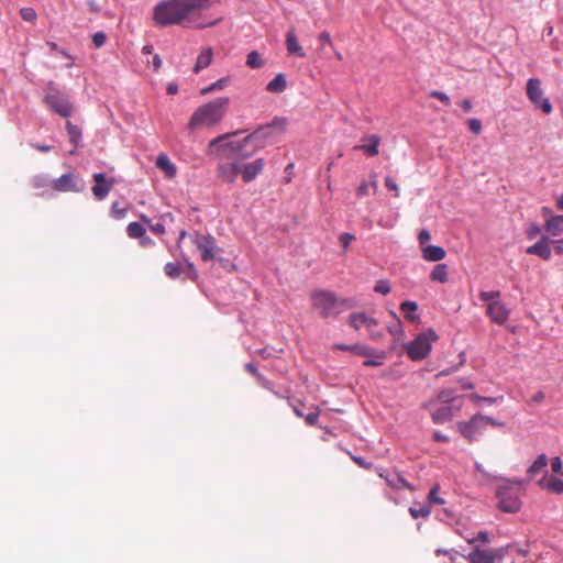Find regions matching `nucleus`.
Masks as SVG:
<instances>
[{
	"label": "nucleus",
	"mask_w": 563,
	"mask_h": 563,
	"mask_svg": "<svg viewBox=\"0 0 563 563\" xmlns=\"http://www.w3.org/2000/svg\"><path fill=\"white\" fill-rule=\"evenodd\" d=\"M552 243L554 244V249H555L556 253H559V254L563 253V239L552 241Z\"/></svg>",
	"instance_id": "774afa93"
},
{
	"label": "nucleus",
	"mask_w": 563,
	"mask_h": 563,
	"mask_svg": "<svg viewBox=\"0 0 563 563\" xmlns=\"http://www.w3.org/2000/svg\"><path fill=\"white\" fill-rule=\"evenodd\" d=\"M43 101L46 106H70L67 93L54 81L47 84Z\"/></svg>",
	"instance_id": "9d476101"
},
{
	"label": "nucleus",
	"mask_w": 563,
	"mask_h": 563,
	"mask_svg": "<svg viewBox=\"0 0 563 563\" xmlns=\"http://www.w3.org/2000/svg\"><path fill=\"white\" fill-rule=\"evenodd\" d=\"M165 274L170 278H177L180 275V266L176 263H167L164 267Z\"/></svg>",
	"instance_id": "ea45409f"
},
{
	"label": "nucleus",
	"mask_w": 563,
	"mask_h": 563,
	"mask_svg": "<svg viewBox=\"0 0 563 563\" xmlns=\"http://www.w3.org/2000/svg\"><path fill=\"white\" fill-rule=\"evenodd\" d=\"M311 308L321 318H336L343 310L353 308L354 301L349 298L340 299L333 291L316 289L310 294Z\"/></svg>",
	"instance_id": "7ed1b4c3"
},
{
	"label": "nucleus",
	"mask_w": 563,
	"mask_h": 563,
	"mask_svg": "<svg viewBox=\"0 0 563 563\" xmlns=\"http://www.w3.org/2000/svg\"><path fill=\"white\" fill-rule=\"evenodd\" d=\"M551 470L553 473L563 476V464L561 457L555 456L551 460Z\"/></svg>",
	"instance_id": "09e8293b"
},
{
	"label": "nucleus",
	"mask_w": 563,
	"mask_h": 563,
	"mask_svg": "<svg viewBox=\"0 0 563 563\" xmlns=\"http://www.w3.org/2000/svg\"><path fill=\"white\" fill-rule=\"evenodd\" d=\"M112 213L114 214L115 218H123L126 213V209H124V208L119 209L118 203L114 202L112 205Z\"/></svg>",
	"instance_id": "052dcab7"
},
{
	"label": "nucleus",
	"mask_w": 563,
	"mask_h": 563,
	"mask_svg": "<svg viewBox=\"0 0 563 563\" xmlns=\"http://www.w3.org/2000/svg\"><path fill=\"white\" fill-rule=\"evenodd\" d=\"M285 124L286 122L283 119L274 120L271 124L260 126L242 141L231 140V136L236 135L238 132L220 135L209 142L208 154L219 155L223 151L229 150L240 158H249L258 150L265 147L267 139H272L275 135L280 134L285 129Z\"/></svg>",
	"instance_id": "f257e3e1"
},
{
	"label": "nucleus",
	"mask_w": 563,
	"mask_h": 563,
	"mask_svg": "<svg viewBox=\"0 0 563 563\" xmlns=\"http://www.w3.org/2000/svg\"><path fill=\"white\" fill-rule=\"evenodd\" d=\"M218 178L224 184H233L240 175V162L220 163L217 167Z\"/></svg>",
	"instance_id": "f8f14e48"
},
{
	"label": "nucleus",
	"mask_w": 563,
	"mask_h": 563,
	"mask_svg": "<svg viewBox=\"0 0 563 563\" xmlns=\"http://www.w3.org/2000/svg\"><path fill=\"white\" fill-rule=\"evenodd\" d=\"M150 229L153 233L158 234V235H163L165 233V225L162 222H157L154 224L152 223L150 225Z\"/></svg>",
	"instance_id": "4d7b16f0"
},
{
	"label": "nucleus",
	"mask_w": 563,
	"mask_h": 563,
	"mask_svg": "<svg viewBox=\"0 0 563 563\" xmlns=\"http://www.w3.org/2000/svg\"><path fill=\"white\" fill-rule=\"evenodd\" d=\"M379 477L384 478L389 487L393 489H409L412 490V486L407 482L401 474L398 472L390 473L388 471H379Z\"/></svg>",
	"instance_id": "f3484780"
},
{
	"label": "nucleus",
	"mask_w": 563,
	"mask_h": 563,
	"mask_svg": "<svg viewBox=\"0 0 563 563\" xmlns=\"http://www.w3.org/2000/svg\"><path fill=\"white\" fill-rule=\"evenodd\" d=\"M430 278L433 282L446 283L448 282V266L446 264H438L434 266L430 274Z\"/></svg>",
	"instance_id": "2f4dec72"
},
{
	"label": "nucleus",
	"mask_w": 563,
	"mask_h": 563,
	"mask_svg": "<svg viewBox=\"0 0 563 563\" xmlns=\"http://www.w3.org/2000/svg\"><path fill=\"white\" fill-rule=\"evenodd\" d=\"M468 128L473 133L478 134L482 131V122L478 119H471L468 120Z\"/></svg>",
	"instance_id": "864d4df0"
},
{
	"label": "nucleus",
	"mask_w": 563,
	"mask_h": 563,
	"mask_svg": "<svg viewBox=\"0 0 563 563\" xmlns=\"http://www.w3.org/2000/svg\"><path fill=\"white\" fill-rule=\"evenodd\" d=\"M229 82H230L229 77H222V78L218 79L217 81H214L213 84H211L210 86L202 88L201 93L205 95V93H208L211 91L221 90L224 87H227Z\"/></svg>",
	"instance_id": "58836bf2"
},
{
	"label": "nucleus",
	"mask_w": 563,
	"mask_h": 563,
	"mask_svg": "<svg viewBox=\"0 0 563 563\" xmlns=\"http://www.w3.org/2000/svg\"><path fill=\"white\" fill-rule=\"evenodd\" d=\"M409 514L413 519L427 518L431 514V507L429 505H419L410 507Z\"/></svg>",
	"instance_id": "e433bc0d"
},
{
	"label": "nucleus",
	"mask_w": 563,
	"mask_h": 563,
	"mask_svg": "<svg viewBox=\"0 0 563 563\" xmlns=\"http://www.w3.org/2000/svg\"><path fill=\"white\" fill-rule=\"evenodd\" d=\"M437 340L438 335L432 329L420 333L407 345V355L412 361H421L426 358L431 351V343Z\"/></svg>",
	"instance_id": "423d86ee"
},
{
	"label": "nucleus",
	"mask_w": 563,
	"mask_h": 563,
	"mask_svg": "<svg viewBox=\"0 0 563 563\" xmlns=\"http://www.w3.org/2000/svg\"><path fill=\"white\" fill-rule=\"evenodd\" d=\"M548 465V457L544 453L540 454L537 460L529 466L527 473L533 477L545 470Z\"/></svg>",
	"instance_id": "c756f323"
},
{
	"label": "nucleus",
	"mask_w": 563,
	"mask_h": 563,
	"mask_svg": "<svg viewBox=\"0 0 563 563\" xmlns=\"http://www.w3.org/2000/svg\"><path fill=\"white\" fill-rule=\"evenodd\" d=\"M106 41H107V35L102 31L96 32L92 35V43L96 48H100L101 46H103Z\"/></svg>",
	"instance_id": "a18cd8bd"
},
{
	"label": "nucleus",
	"mask_w": 563,
	"mask_h": 563,
	"mask_svg": "<svg viewBox=\"0 0 563 563\" xmlns=\"http://www.w3.org/2000/svg\"><path fill=\"white\" fill-rule=\"evenodd\" d=\"M500 296L499 290L481 291L478 295L481 300L487 302L486 314L492 322L503 325L508 321L510 310L500 300Z\"/></svg>",
	"instance_id": "20e7f679"
},
{
	"label": "nucleus",
	"mask_w": 563,
	"mask_h": 563,
	"mask_svg": "<svg viewBox=\"0 0 563 563\" xmlns=\"http://www.w3.org/2000/svg\"><path fill=\"white\" fill-rule=\"evenodd\" d=\"M349 325L355 330H360L361 328H366L367 331H372V328H376L378 325V321L372 317H368L364 312H354L349 317Z\"/></svg>",
	"instance_id": "dca6fc26"
},
{
	"label": "nucleus",
	"mask_w": 563,
	"mask_h": 563,
	"mask_svg": "<svg viewBox=\"0 0 563 563\" xmlns=\"http://www.w3.org/2000/svg\"><path fill=\"white\" fill-rule=\"evenodd\" d=\"M245 369L252 374L255 378L260 377V372L257 371L256 366L253 363L245 364Z\"/></svg>",
	"instance_id": "680f3d73"
},
{
	"label": "nucleus",
	"mask_w": 563,
	"mask_h": 563,
	"mask_svg": "<svg viewBox=\"0 0 563 563\" xmlns=\"http://www.w3.org/2000/svg\"><path fill=\"white\" fill-rule=\"evenodd\" d=\"M339 240H340V243L342 244V246L344 247V250H346L349 247V245L351 244V242L355 240V236L350 233H342L340 235Z\"/></svg>",
	"instance_id": "8fccbe9b"
},
{
	"label": "nucleus",
	"mask_w": 563,
	"mask_h": 563,
	"mask_svg": "<svg viewBox=\"0 0 563 563\" xmlns=\"http://www.w3.org/2000/svg\"><path fill=\"white\" fill-rule=\"evenodd\" d=\"M438 493H439V486L435 485L430 489V492L428 494V500L431 504L443 505L444 500L441 497H439Z\"/></svg>",
	"instance_id": "37998d69"
},
{
	"label": "nucleus",
	"mask_w": 563,
	"mask_h": 563,
	"mask_svg": "<svg viewBox=\"0 0 563 563\" xmlns=\"http://www.w3.org/2000/svg\"><path fill=\"white\" fill-rule=\"evenodd\" d=\"M374 290L378 294L386 296L390 292V285L388 280L380 279L376 283Z\"/></svg>",
	"instance_id": "c03bdc74"
},
{
	"label": "nucleus",
	"mask_w": 563,
	"mask_h": 563,
	"mask_svg": "<svg viewBox=\"0 0 563 563\" xmlns=\"http://www.w3.org/2000/svg\"><path fill=\"white\" fill-rule=\"evenodd\" d=\"M422 258L427 262H439L442 261L446 252L443 247L439 245H426V247L421 249Z\"/></svg>",
	"instance_id": "4be33fe9"
},
{
	"label": "nucleus",
	"mask_w": 563,
	"mask_h": 563,
	"mask_svg": "<svg viewBox=\"0 0 563 563\" xmlns=\"http://www.w3.org/2000/svg\"><path fill=\"white\" fill-rule=\"evenodd\" d=\"M384 358H385V353L382 352L376 355V358H367L366 361H364L363 365L367 366V367L380 366V365H383Z\"/></svg>",
	"instance_id": "de8ad7c7"
},
{
	"label": "nucleus",
	"mask_w": 563,
	"mask_h": 563,
	"mask_svg": "<svg viewBox=\"0 0 563 563\" xmlns=\"http://www.w3.org/2000/svg\"><path fill=\"white\" fill-rule=\"evenodd\" d=\"M145 228L139 222H131L126 227V233L131 239H140L145 234Z\"/></svg>",
	"instance_id": "f704fd0d"
},
{
	"label": "nucleus",
	"mask_w": 563,
	"mask_h": 563,
	"mask_svg": "<svg viewBox=\"0 0 563 563\" xmlns=\"http://www.w3.org/2000/svg\"><path fill=\"white\" fill-rule=\"evenodd\" d=\"M488 420V416L475 415L468 421H460L456 426L461 434L472 442L486 429Z\"/></svg>",
	"instance_id": "6e6552de"
},
{
	"label": "nucleus",
	"mask_w": 563,
	"mask_h": 563,
	"mask_svg": "<svg viewBox=\"0 0 563 563\" xmlns=\"http://www.w3.org/2000/svg\"><path fill=\"white\" fill-rule=\"evenodd\" d=\"M477 541H479V542H484V543L489 542L488 533H487L486 531H479V532L476 534V537H475V538H473V539H468V540H467V542H468V543H471V544H473V543H475V542H477Z\"/></svg>",
	"instance_id": "3c124183"
},
{
	"label": "nucleus",
	"mask_w": 563,
	"mask_h": 563,
	"mask_svg": "<svg viewBox=\"0 0 563 563\" xmlns=\"http://www.w3.org/2000/svg\"><path fill=\"white\" fill-rule=\"evenodd\" d=\"M246 65L252 69H258L265 65V60L257 51H252L246 56Z\"/></svg>",
	"instance_id": "72a5a7b5"
},
{
	"label": "nucleus",
	"mask_w": 563,
	"mask_h": 563,
	"mask_svg": "<svg viewBox=\"0 0 563 563\" xmlns=\"http://www.w3.org/2000/svg\"><path fill=\"white\" fill-rule=\"evenodd\" d=\"M52 190L54 191H78L77 185L71 174H64L59 178L52 180Z\"/></svg>",
	"instance_id": "412c9836"
},
{
	"label": "nucleus",
	"mask_w": 563,
	"mask_h": 563,
	"mask_svg": "<svg viewBox=\"0 0 563 563\" xmlns=\"http://www.w3.org/2000/svg\"><path fill=\"white\" fill-rule=\"evenodd\" d=\"M462 407V401H459L457 405H443L439 404V407L432 410L431 418L434 423H444L450 421L455 412H457Z\"/></svg>",
	"instance_id": "4468645a"
},
{
	"label": "nucleus",
	"mask_w": 563,
	"mask_h": 563,
	"mask_svg": "<svg viewBox=\"0 0 563 563\" xmlns=\"http://www.w3.org/2000/svg\"><path fill=\"white\" fill-rule=\"evenodd\" d=\"M433 440L437 441V442H448L449 441V437L440 433V432H434L433 433Z\"/></svg>",
	"instance_id": "69168bd1"
},
{
	"label": "nucleus",
	"mask_w": 563,
	"mask_h": 563,
	"mask_svg": "<svg viewBox=\"0 0 563 563\" xmlns=\"http://www.w3.org/2000/svg\"><path fill=\"white\" fill-rule=\"evenodd\" d=\"M92 178L96 184L92 186L91 191L98 200H103L111 191L115 180L114 178L107 179L103 173H96Z\"/></svg>",
	"instance_id": "9b49d317"
},
{
	"label": "nucleus",
	"mask_w": 563,
	"mask_h": 563,
	"mask_svg": "<svg viewBox=\"0 0 563 563\" xmlns=\"http://www.w3.org/2000/svg\"><path fill=\"white\" fill-rule=\"evenodd\" d=\"M550 239L545 235H542L541 239L534 243L533 245L529 246L526 252L528 254L537 255L541 257L544 261H549L551 258V247H550Z\"/></svg>",
	"instance_id": "6ab92c4d"
},
{
	"label": "nucleus",
	"mask_w": 563,
	"mask_h": 563,
	"mask_svg": "<svg viewBox=\"0 0 563 563\" xmlns=\"http://www.w3.org/2000/svg\"><path fill=\"white\" fill-rule=\"evenodd\" d=\"M212 57H213L212 48L211 47L203 48L197 57V60H196V64L194 67V71L196 74H198L202 69L207 68L211 64Z\"/></svg>",
	"instance_id": "bb28decb"
},
{
	"label": "nucleus",
	"mask_w": 563,
	"mask_h": 563,
	"mask_svg": "<svg viewBox=\"0 0 563 563\" xmlns=\"http://www.w3.org/2000/svg\"><path fill=\"white\" fill-rule=\"evenodd\" d=\"M303 418L308 426H316L319 421V411L310 412L303 416Z\"/></svg>",
	"instance_id": "603ef678"
},
{
	"label": "nucleus",
	"mask_w": 563,
	"mask_h": 563,
	"mask_svg": "<svg viewBox=\"0 0 563 563\" xmlns=\"http://www.w3.org/2000/svg\"><path fill=\"white\" fill-rule=\"evenodd\" d=\"M462 401L460 397L454 396L451 389L441 390L438 395V402L443 405H457Z\"/></svg>",
	"instance_id": "473e14b6"
},
{
	"label": "nucleus",
	"mask_w": 563,
	"mask_h": 563,
	"mask_svg": "<svg viewBox=\"0 0 563 563\" xmlns=\"http://www.w3.org/2000/svg\"><path fill=\"white\" fill-rule=\"evenodd\" d=\"M192 242L200 251V256L203 262L212 261L216 253L219 251L216 240L211 235L196 233L192 236Z\"/></svg>",
	"instance_id": "1a4fd4ad"
},
{
	"label": "nucleus",
	"mask_w": 563,
	"mask_h": 563,
	"mask_svg": "<svg viewBox=\"0 0 563 563\" xmlns=\"http://www.w3.org/2000/svg\"><path fill=\"white\" fill-rule=\"evenodd\" d=\"M371 178H372V180L369 183L363 180L356 188V195L358 197H365V196L371 195V189H372L373 194L376 192L377 187H378L377 180H376V175H372Z\"/></svg>",
	"instance_id": "c85d7f7f"
},
{
	"label": "nucleus",
	"mask_w": 563,
	"mask_h": 563,
	"mask_svg": "<svg viewBox=\"0 0 563 563\" xmlns=\"http://www.w3.org/2000/svg\"><path fill=\"white\" fill-rule=\"evenodd\" d=\"M545 230L553 236L563 233V216H550L545 221Z\"/></svg>",
	"instance_id": "a878e982"
},
{
	"label": "nucleus",
	"mask_w": 563,
	"mask_h": 563,
	"mask_svg": "<svg viewBox=\"0 0 563 563\" xmlns=\"http://www.w3.org/2000/svg\"><path fill=\"white\" fill-rule=\"evenodd\" d=\"M32 185L36 189L43 190V192L52 190V180L44 176H36L32 180Z\"/></svg>",
	"instance_id": "4c0bfd02"
},
{
	"label": "nucleus",
	"mask_w": 563,
	"mask_h": 563,
	"mask_svg": "<svg viewBox=\"0 0 563 563\" xmlns=\"http://www.w3.org/2000/svg\"><path fill=\"white\" fill-rule=\"evenodd\" d=\"M156 167L159 168L165 177L168 179H173L176 177L177 168L175 164L170 162L166 154H159L156 158Z\"/></svg>",
	"instance_id": "b1692460"
},
{
	"label": "nucleus",
	"mask_w": 563,
	"mask_h": 563,
	"mask_svg": "<svg viewBox=\"0 0 563 563\" xmlns=\"http://www.w3.org/2000/svg\"><path fill=\"white\" fill-rule=\"evenodd\" d=\"M430 96L434 97V98H438L443 103H449L450 102V98L448 97V95H445L442 91L433 90V91L430 92Z\"/></svg>",
	"instance_id": "13d9d810"
},
{
	"label": "nucleus",
	"mask_w": 563,
	"mask_h": 563,
	"mask_svg": "<svg viewBox=\"0 0 563 563\" xmlns=\"http://www.w3.org/2000/svg\"><path fill=\"white\" fill-rule=\"evenodd\" d=\"M540 233V228L538 225H532L528 231V238L533 239L537 234Z\"/></svg>",
	"instance_id": "338daca9"
},
{
	"label": "nucleus",
	"mask_w": 563,
	"mask_h": 563,
	"mask_svg": "<svg viewBox=\"0 0 563 563\" xmlns=\"http://www.w3.org/2000/svg\"><path fill=\"white\" fill-rule=\"evenodd\" d=\"M66 129H67L70 142L73 143V145L75 147H77L79 145V141L81 137L80 129L77 125L73 124L70 121H67Z\"/></svg>",
	"instance_id": "c9c22d12"
},
{
	"label": "nucleus",
	"mask_w": 563,
	"mask_h": 563,
	"mask_svg": "<svg viewBox=\"0 0 563 563\" xmlns=\"http://www.w3.org/2000/svg\"><path fill=\"white\" fill-rule=\"evenodd\" d=\"M466 559L470 563H495V554L492 550H481L478 548L474 549Z\"/></svg>",
	"instance_id": "5701e85b"
},
{
	"label": "nucleus",
	"mask_w": 563,
	"mask_h": 563,
	"mask_svg": "<svg viewBox=\"0 0 563 563\" xmlns=\"http://www.w3.org/2000/svg\"><path fill=\"white\" fill-rule=\"evenodd\" d=\"M431 240V234L428 230L422 229L418 234V242L420 245V249L426 247V245H429V241Z\"/></svg>",
	"instance_id": "49530a36"
},
{
	"label": "nucleus",
	"mask_w": 563,
	"mask_h": 563,
	"mask_svg": "<svg viewBox=\"0 0 563 563\" xmlns=\"http://www.w3.org/2000/svg\"><path fill=\"white\" fill-rule=\"evenodd\" d=\"M229 102V99L228 98H219L214 101H210L208 103H206L205 106H208V107H211V106H224Z\"/></svg>",
	"instance_id": "e2e57ef3"
},
{
	"label": "nucleus",
	"mask_w": 563,
	"mask_h": 563,
	"mask_svg": "<svg viewBox=\"0 0 563 563\" xmlns=\"http://www.w3.org/2000/svg\"><path fill=\"white\" fill-rule=\"evenodd\" d=\"M219 0H164L153 9L155 25L166 27L195 22L203 10L210 9Z\"/></svg>",
	"instance_id": "f03ea898"
},
{
	"label": "nucleus",
	"mask_w": 563,
	"mask_h": 563,
	"mask_svg": "<svg viewBox=\"0 0 563 563\" xmlns=\"http://www.w3.org/2000/svg\"><path fill=\"white\" fill-rule=\"evenodd\" d=\"M538 485L552 494L562 495L563 494V479L558 478L553 475H549L545 473L539 481Z\"/></svg>",
	"instance_id": "aec40b11"
},
{
	"label": "nucleus",
	"mask_w": 563,
	"mask_h": 563,
	"mask_svg": "<svg viewBox=\"0 0 563 563\" xmlns=\"http://www.w3.org/2000/svg\"><path fill=\"white\" fill-rule=\"evenodd\" d=\"M223 115V108H197L188 122V129L190 131L210 129L218 124Z\"/></svg>",
	"instance_id": "39448f33"
},
{
	"label": "nucleus",
	"mask_w": 563,
	"mask_h": 563,
	"mask_svg": "<svg viewBox=\"0 0 563 563\" xmlns=\"http://www.w3.org/2000/svg\"><path fill=\"white\" fill-rule=\"evenodd\" d=\"M140 239H141L140 244L144 247L154 245V241L150 236H146L145 234L143 235V238H140Z\"/></svg>",
	"instance_id": "0e129e2a"
},
{
	"label": "nucleus",
	"mask_w": 563,
	"mask_h": 563,
	"mask_svg": "<svg viewBox=\"0 0 563 563\" xmlns=\"http://www.w3.org/2000/svg\"><path fill=\"white\" fill-rule=\"evenodd\" d=\"M527 96L534 106H551L548 98H542L541 81L538 78H530L527 82Z\"/></svg>",
	"instance_id": "2eb2a0df"
},
{
	"label": "nucleus",
	"mask_w": 563,
	"mask_h": 563,
	"mask_svg": "<svg viewBox=\"0 0 563 563\" xmlns=\"http://www.w3.org/2000/svg\"><path fill=\"white\" fill-rule=\"evenodd\" d=\"M256 380H257V383H258L262 387H264V388H266V389H268V390H273V388H272V382H269L268 379H266L262 374H260V377H257V378H256Z\"/></svg>",
	"instance_id": "bf43d9fd"
},
{
	"label": "nucleus",
	"mask_w": 563,
	"mask_h": 563,
	"mask_svg": "<svg viewBox=\"0 0 563 563\" xmlns=\"http://www.w3.org/2000/svg\"><path fill=\"white\" fill-rule=\"evenodd\" d=\"M351 351L358 354V355H362V356H373L374 355V352L372 349L365 346V345H362V344H354L351 346Z\"/></svg>",
	"instance_id": "79ce46f5"
},
{
	"label": "nucleus",
	"mask_w": 563,
	"mask_h": 563,
	"mask_svg": "<svg viewBox=\"0 0 563 563\" xmlns=\"http://www.w3.org/2000/svg\"><path fill=\"white\" fill-rule=\"evenodd\" d=\"M21 18L26 22H35L37 14L33 8H22L20 9Z\"/></svg>",
	"instance_id": "a19ab883"
},
{
	"label": "nucleus",
	"mask_w": 563,
	"mask_h": 563,
	"mask_svg": "<svg viewBox=\"0 0 563 563\" xmlns=\"http://www.w3.org/2000/svg\"><path fill=\"white\" fill-rule=\"evenodd\" d=\"M400 310L405 313V317L408 321L415 322L418 319L416 311L418 310V305L415 301L406 300L401 302Z\"/></svg>",
	"instance_id": "7c9ffc66"
},
{
	"label": "nucleus",
	"mask_w": 563,
	"mask_h": 563,
	"mask_svg": "<svg viewBox=\"0 0 563 563\" xmlns=\"http://www.w3.org/2000/svg\"><path fill=\"white\" fill-rule=\"evenodd\" d=\"M254 353L264 360L275 356L274 351L268 347L256 350Z\"/></svg>",
	"instance_id": "5fc2aeb1"
},
{
	"label": "nucleus",
	"mask_w": 563,
	"mask_h": 563,
	"mask_svg": "<svg viewBox=\"0 0 563 563\" xmlns=\"http://www.w3.org/2000/svg\"><path fill=\"white\" fill-rule=\"evenodd\" d=\"M498 508L504 512L515 514L521 508V500L509 483L499 485L496 490Z\"/></svg>",
	"instance_id": "0eeeda50"
},
{
	"label": "nucleus",
	"mask_w": 563,
	"mask_h": 563,
	"mask_svg": "<svg viewBox=\"0 0 563 563\" xmlns=\"http://www.w3.org/2000/svg\"><path fill=\"white\" fill-rule=\"evenodd\" d=\"M286 87H287L286 75L284 73H279L275 76L274 79H272L267 84L266 90L268 92H273V93H280L286 89Z\"/></svg>",
	"instance_id": "cd10ccee"
},
{
	"label": "nucleus",
	"mask_w": 563,
	"mask_h": 563,
	"mask_svg": "<svg viewBox=\"0 0 563 563\" xmlns=\"http://www.w3.org/2000/svg\"><path fill=\"white\" fill-rule=\"evenodd\" d=\"M385 186L387 187V189L394 190L396 197L399 196L398 186L391 177L387 176L385 178Z\"/></svg>",
	"instance_id": "6e6d98bb"
},
{
	"label": "nucleus",
	"mask_w": 563,
	"mask_h": 563,
	"mask_svg": "<svg viewBox=\"0 0 563 563\" xmlns=\"http://www.w3.org/2000/svg\"><path fill=\"white\" fill-rule=\"evenodd\" d=\"M286 48L288 54L305 57L306 53L298 43L297 36L294 31H289L286 34Z\"/></svg>",
	"instance_id": "393cba45"
},
{
	"label": "nucleus",
	"mask_w": 563,
	"mask_h": 563,
	"mask_svg": "<svg viewBox=\"0 0 563 563\" xmlns=\"http://www.w3.org/2000/svg\"><path fill=\"white\" fill-rule=\"evenodd\" d=\"M264 158H257L252 163H240V175L244 183L253 181L264 169Z\"/></svg>",
	"instance_id": "ddd939ff"
},
{
	"label": "nucleus",
	"mask_w": 563,
	"mask_h": 563,
	"mask_svg": "<svg viewBox=\"0 0 563 563\" xmlns=\"http://www.w3.org/2000/svg\"><path fill=\"white\" fill-rule=\"evenodd\" d=\"M362 142L363 144L354 146L355 151H362L368 157L376 156L379 153L378 146L380 144V137L378 135H366L362 139Z\"/></svg>",
	"instance_id": "a211bd4d"
}]
</instances>
